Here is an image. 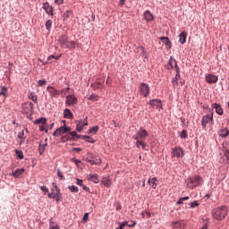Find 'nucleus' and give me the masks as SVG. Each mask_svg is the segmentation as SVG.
Here are the masks:
<instances>
[{
  "label": "nucleus",
  "instance_id": "28",
  "mask_svg": "<svg viewBox=\"0 0 229 229\" xmlns=\"http://www.w3.org/2000/svg\"><path fill=\"white\" fill-rule=\"evenodd\" d=\"M29 99H31L36 105L38 103L37 94L35 92H30L29 93Z\"/></svg>",
  "mask_w": 229,
  "mask_h": 229
},
{
  "label": "nucleus",
  "instance_id": "41",
  "mask_svg": "<svg viewBox=\"0 0 229 229\" xmlns=\"http://www.w3.org/2000/svg\"><path fill=\"white\" fill-rule=\"evenodd\" d=\"M99 130V127L98 126H95V127H91L89 130V133H98V131Z\"/></svg>",
  "mask_w": 229,
  "mask_h": 229
},
{
  "label": "nucleus",
  "instance_id": "22",
  "mask_svg": "<svg viewBox=\"0 0 229 229\" xmlns=\"http://www.w3.org/2000/svg\"><path fill=\"white\" fill-rule=\"evenodd\" d=\"M61 57H62V55H57V56H55V55H50V56H48V57L47 58V61L45 62V64H46L47 65L49 64H53V61H51V60H60Z\"/></svg>",
  "mask_w": 229,
  "mask_h": 229
},
{
  "label": "nucleus",
  "instance_id": "2",
  "mask_svg": "<svg viewBox=\"0 0 229 229\" xmlns=\"http://www.w3.org/2000/svg\"><path fill=\"white\" fill-rule=\"evenodd\" d=\"M212 216L216 221H222V219H225L228 216V208L226 206L216 208L213 209Z\"/></svg>",
  "mask_w": 229,
  "mask_h": 229
},
{
  "label": "nucleus",
  "instance_id": "50",
  "mask_svg": "<svg viewBox=\"0 0 229 229\" xmlns=\"http://www.w3.org/2000/svg\"><path fill=\"white\" fill-rule=\"evenodd\" d=\"M82 221H84V223H87V221H89V213L84 214Z\"/></svg>",
  "mask_w": 229,
  "mask_h": 229
},
{
  "label": "nucleus",
  "instance_id": "5",
  "mask_svg": "<svg viewBox=\"0 0 229 229\" xmlns=\"http://www.w3.org/2000/svg\"><path fill=\"white\" fill-rule=\"evenodd\" d=\"M48 198L50 199H55V201H60L62 199V194L60 193V190L58 188V185H56V182H53L51 192L47 194Z\"/></svg>",
  "mask_w": 229,
  "mask_h": 229
},
{
  "label": "nucleus",
  "instance_id": "30",
  "mask_svg": "<svg viewBox=\"0 0 229 229\" xmlns=\"http://www.w3.org/2000/svg\"><path fill=\"white\" fill-rule=\"evenodd\" d=\"M47 119L46 118H39V119H37L34 121V124H43V125H46V123H47Z\"/></svg>",
  "mask_w": 229,
  "mask_h": 229
},
{
  "label": "nucleus",
  "instance_id": "9",
  "mask_svg": "<svg viewBox=\"0 0 229 229\" xmlns=\"http://www.w3.org/2000/svg\"><path fill=\"white\" fill-rule=\"evenodd\" d=\"M68 131H71V127H60L58 129L55 130V131L53 132V136L54 137H60L62 135H64V133H68Z\"/></svg>",
  "mask_w": 229,
  "mask_h": 229
},
{
  "label": "nucleus",
  "instance_id": "33",
  "mask_svg": "<svg viewBox=\"0 0 229 229\" xmlns=\"http://www.w3.org/2000/svg\"><path fill=\"white\" fill-rule=\"evenodd\" d=\"M49 226H50V229H60V226H58V224L55 223L53 219L50 220Z\"/></svg>",
  "mask_w": 229,
  "mask_h": 229
},
{
  "label": "nucleus",
  "instance_id": "57",
  "mask_svg": "<svg viewBox=\"0 0 229 229\" xmlns=\"http://www.w3.org/2000/svg\"><path fill=\"white\" fill-rule=\"evenodd\" d=\"M44 126H45L44 124L40 125L39 130L40 131H46L47 133V129H46Z\"/></svg>",
  "mask_w": 229,
  "mask_h": 229
},
{
  "label": "nucleus",
  "instance_id": "3",
  "mask_svg": "<svg viewBox=\"0 0 229 229\" xmlns=\"http://www.w3.org/2000/svg\"><path fill=\"white\" fill-rule=\"evenodd\" d=\"M185 182L189 189H196V187L203 185V178L199 175L188 177Z\"/></svg>",
  "mask_w": 229,
  "mask_h": 229
},
{
  "label": "nucleus",
  "instance_id": "8",
  "mask_svg": "<svg viewBox=\"0 0 229 229\" xmlns=\"http://www.w3.org/2000/svg\"><path fill=\"white\" fill-rule=\"evenodd\" d=\"M209 123H214V116L212 114L204 115L201 120V126L203 130H207V124Z\"/></svg>",
  "mask_w": 229,
  "mask_h": 229
},
{
  "label": "nucleus",
  "instance_id": "4",
  "mask_svg": "<svg viewBox=\"0 0 229 229\" xmlns=\"http://www.w3.org/2000/svg\"><path fill=\"white\" fill-rule=\"evenodd\" d=\"M59 44L61 47H64L65 49H76V42L69 40L66 36H62L59 38Z\"/></svg>",
  "mask_w": 229,
  "mask_h": 229
},
{
  "label": "nucleus",
  "instance_id": "16",
  "mask_svg": "<svg viewBox=\"0 0 229 229\" xmlns=\"http://www.w3.org/2000/svg\"><path fill=\"white\" fill-rule=\"evenodd\" d=\"M88 176H89L88 180L89 182H92L93 183H99V175L98 174H89Z\"/></svg>",
  "mask_w": 229,
  "mask_h": 229
},
{
  "label": "nucleus",
  "instance_id": "64",
  "mask_svg": "<svg viewBox=\"0 0 229 229\" xmlns=\"http://www.w3.org/2000/svg\"><path fill=\"white\" fill-rule=\"evenodd\" d=\"M24 140H26V139H21L20 140V146H22V144H24Z\"/></svg>",
  "mask_w": 229,
  "mask_h": 229
},
{
  "label": "nucleus",
  "instance_id": "31",
  "mask_svg": "<svg viewBox=\"0 0 229 229\" xmlns=\"http://www.w3.org/2000/svg\"><path fill=\"white\" fill-rule=\"evenodd\" d=\"M173 62L176 64V59L170 57L167 64V69L169 70L173 69Z\"/></svg>",
  "mask_w": 229,
  "mask_h": 229
},
{
  "label": "nucleus",
  "instance_id": "48",
  "mask_svg": "<svg viewBox=\"0 0 229 229\" xmlns=\"http://www.w3.org/2000/svg\"><path fill=\"white\" fill-rule=\"evenodd\" d=\"M57 176L60 178V180H65V177L64 176L62 172H60V170L57 171Z\"/></svg>",
  "mask_w": 229,
  "mask_h": 229
},
{
  "label": "nucleus",
  "instance_id": "11",
  "mask_svg": "<svg viewBox=\"0 0 229 229\" xmlns=\"http://www.w3.org/2000/svg\"><path fill=\"white\" fill-rule=\"evenodd\" d=\"M47 92L49 93L50 98H58L60 96V92L53 86H48L47 88Z\"/></svg>",
  "mask_w": 229,
  "mask_h": 229
},
{
  "label": "nucleus",
  "instance_id": "60",
  "mask_svg": "<svg viewBox=\"0 0 229 229\" xmlns=\"http://www.w3.org/2000/svg\"><path fill=\"white\" fill-rule=\"evenodd\" d=\"M135 225H137L136 222H131V224L128 225L129 228H133V226H135Z\"/></svg>",
  "mask_w": 229,
  "mask_h": 229
},
{
  "label": "nucleus",
  "instance_id": "39",
  "mask_svg": "<svg viewBox=\"0 0 229 229\" xmlns=\"http://www.w3.org/2000/svg\"><path fill=\"white\" fill-rule=\"evenodd\" d=\"M70 192H78L80 190L78 189V186L72 185L68 187Z\"/></svg>",
  "mask_w": 229,
  "mask_h": 229
},
{
  "label": "nucleus",
  "instance_id": "52",
  "mask_svg": "<svg viewBox=\"0 0 229 229\" xmlns=\"http://www.w3.org/2000/svg\"><path fill=\"white\" fill-rule=\"evenodd\" d=\"M40 190H41L43 192H49V189H47V187H46V186H41V187H40Z\"/></svg>",
  "mask_w": 229,
  "mask_h": 229
},
{
  "label": "nucleus",
  "instance_id": "47",
  "mask_svg": "<svg viewBox=\"0 0 229 229\" xmlns=\"http://www.w3.org/2000/svg\"><path fill=\"white\" fill-rule=\"evenodd\" d=\"M196 207H199V203H198V201H193L191 203V208H196Z\"/></svg>",
  "mask_w": 229,
  "mask_h": 229
},
{
  "label": "nucleus",
  "instance_id": "59",
  "mask_svg": "<svg viewBox=\"0 0 229 229\" xmlns=\"http://www.w3.org/2000/svg\"><path fill=\"white\" fill-rule=\"evenodd\" d=\"M69 13H71V11H66V12L64 13V19L69 18Z\"/></svg>",
  "mask_w": 229,
  "mask_h": 229
},
{
  "label": "nucleus",
  "instance_id": "42",
  "mask_svg": "<svg viewBox=\"0 0 229 229\" xmlns=\"http://www.w3.org/2000/svg\"><path fill=\"white\" fill-rule=\"evenodd\" d=\"M71 160L72 162H73V164L77 165V167H80V164H81V161L80 159L72 158Z\"/></svg>",
  "mask_w": 229,
  "mask_h": 229
},
{
  "label": "nucleus",
  "instance_id": "35",
  "mask_svg": "<svg viewBox=\"0 0 229 229\" xmlns=\"http://www.w3.org/2000/svg\"><path fill=\"white\" fill-rule=\"evenodd\" d=\"M161 41L163 44H165V46H171V40H169V38L167 37H162Z\"/></svg>",
  "mask_w": 229,
  "mask_h": 229
},
{
  "label": "nucleus",
  "instance_id": "14",
  "mask_svg": "<svg viewBox=\"0 0 229 229\" xmlns=\"http://www.w3.org/2000/svg\"><path fill=\"white\" fill-rule=\"evenodd\" d=\"M218 135L219 137H222V139H226V137L229 135V130L225 127H223L218 131Z\"/></svg>",
  "mask_w": 229,
  "mask_h": 229
},
{
  "label": "nucleus",
  "instance_id": "63",
  "mask_svg": "<svg viewBox=\"0 0 229 229\" xmlns=\"http://www.w3.org/2000/svg\"><path fill=\"white\" fill-rule=\"evenodd\" d=\"M201 229H208V225L207 222H205V224Z\"/></svg>",
  "mask_w": 229,
  "mask_h": 229
},
{
  "label": "nucleus",
  "instance_id": "49",
  "mask_svg": "<svg viewBox=\"0 0 229 229\" xmlns=\"http://www.w3.org/2000/svg\"><path fill=\"white\" fill-rule=\"evenodd\" d=\"M18 139H26V137L24 136V131L18 133Z\"/></svg>",
  "mask_w": 229,
  "mask_h": 229
},
{
  "label": "nucleus",
  "instance_id": "27",
  "mask_svg": "<svg viewBox=\"0 0 229 229\" xmlns=\"http://www.w3.org/2000/svg\"><path fill=\"white\" fill-rule=\"evenodd\" d=\"M174 228H185V223L182 221L180 222H173Z\"/></svg>",
  "mask_w": 229,
  "mask_h": 229
},
{
  "label": "nucleus",
  "instance_id": "1",
  "mask_svg": "<svg viewBox=\"0 0 229 229\" xmlns=\"http://www.w3.org/2000/svg\"><path fill=\"white\" fill-rule=\"evenodd\" d=\"M146 137H148V131L146 129L140 128L137 133L133 136L134 140H136V147L142 148V149H146Z\"/></svg>",
  "mask_w": 229,
  "mask_h": 229
},
{
  "label": "nucleus",
  "instance_id": "15",
  "mask_svg": "<svg viewBox=\"0 0 229 229\" xmlns=\"http://www.w3.org/2000/svg\"><path fill=\"white\" fill-rule=\"evenodd\" d=\"M43 9L45 10L46 13H47V15H53V6H51L49 3H45L43 4Z\"/></svg>",
  "mask_w": 229,
  "mask_h": 229
},
{
  "label": "nucleus",
  "instance_id": "51",
  "mask_svg": "<svg viewBox=\"0 0 229 229\" xmlns=\"http://www.w3.org/2000/svg\"><path fill=\"white\" fill-rule=\"evenodd\" d=\"M128 225V222H123L120 224L119 229H124V226Z\"/></svg>",
  "mask_w": 229,
  "mask_h": 229
},
{
  "label": "nucleus",
  "instance_id": "43",
  "mask_svg": "<svg viewBox=\"0 0 229 229\" xmlns=\"http://www.w3.org/2000/svg\"><path fill=\"white\" fill-rule=\"evenodd\" d=\"M47 82L45 80H39V81H38V87H44V86L47 85Z\"/></svg>",
  "mask_w": 229,
  "mask_h": 229
},
{
  "label": "nucleus",
  "instance_id": "23",
  "mask_svg": "<svg viewBox=\"0 0 229 229\" xmlns=\"http://www.w3.org/2000/svg\"><path fill=\"white\" fill-rule=\"evenodd\" d=\"M144 18L147 22H149V21H153V14L149 11H146L144 13Z\"/></svg>",
  "mask_w": 229,
  "mask_h": 229
},
{
  "label": "nucleus",
  "instance_id": "21",
  "mask_svg": "<svg viewBox=\"0 0 229 229\" xmlns=\"http://www.w3.org/2000/svg\"><path fill=\"white\" fill-rule=\"evenodd\" d=\"M179 42L181 44H185V42H187V32L186 31L181 32V34L179 35Z\"/></svg>",
  "mask_w": 229,
  "mask_h": 229
},
{
  "label": "nucleus",
  "instance_id": "37",
  "mask_svg": "<svg viewBox=\"0 0 229 229\" xmlns=\"http://www.w3.org/2000/svg\"><path fill=\"white\" fill-rule=\"evenodd\" d=\"M88 99H89V101H98V100L99 99V97H98L97 94H91V95L88 98Z\"/></svg>",
  "mask_w": 229,
  "mask_h": 229
},
{
  "label": "nucleus",
  "instance_id": "32",
  "mask_svg": "<svg viewBox=\"0 0 229 229\" xmlns=\"http://www.w3.org/2000/svg\"><path fill=\"white\" fill-rule=\"evenodd\" d=\"M16 153V157L17 158H19L20 160H22L24 158V153L22 152V150H15Z\"/></svg>",
  "mask_w": 229,
  "mask_h": 229
},
{
  "label": "nucleus",
  "instance_id": "18",
  "mask_svg": "<svg viewBox=\"0 0 229 229\" xmlns=\"http://www.w3.org/2000/svg\"><path fill=\"white\" fill-rule=\"evenodd\" d=\"M150 106H157V108H162V101L160 99H152L149 101Z\"/></svg>",
  "mask_w": 229,
  "mask_h": 229
},
{
  "label": "nucleus",
  "instance_id": "19",
  "mask_svg": "<svg viewBox=\"0 0 229 229\" xmlns=\"http://www.w3.org/2000/svg\"><path fill=\"white\" fill-rule=\"evenodd\" d=\"M24 171H25L24 168L16 169L14 172H13V178H21V176L24 174Z\"/></svg>",
  "mask_w": 229,
  "mask_h": 229
},
{
  "label": "nucleus",
  "instance_id": "54",
  "mask_svg": "<svg viewBox=\"0 0 229 229\" xmlns=\"http://www.w3.org/2000/svg\"><path fill=\"white\" fill-rule=\"evenodd\" d=\"M172 85L175 88L178 85V80L173 79Z\"/></svg>",
  "mask_w": 229,
  "mask_h": 229
},
{
  "label": "nucleus",
  "instance_id": "55",
  "mask_svg": "<svg viewBox=\"0 0 229 229\" xmlns=\"http://www.w3.org/2000/svg\"><path fill=\"white\" fill-rule=\"evenodd\" d=\"M76 184H77V185H80L81 187H82V185H83V180H81V179H77Z\"/></svg>",
  "mask_w": 229,
  "mask_h": 229
},
{
  "label": "nucleus",
  "instance_id": "45",
  "mask_svg": "<svg viewBox=\"0 0 229 229\" xmlns=\"http://www.w3.org/2000/svg\"><path fill=\"white\" fill-rule=\"evenodd\" d=\"M180 137L181 139H187V131L185 130L182 131Z\"/></svg>",
  "mask_w": 229,
  "mask_h": 229
},
{
  "label": "nucleus",
  "instance_id": "44",
  "mask_svg": "<svg viewBox=\"0 0 229 229\" xmlns=\"http://www.w3.org/2000/svg\"><path fill=\"white\" fill-rule=\"evenodd\" d=\"M70 135H71L72 137H76V139H81V135H78V132H76V131H71V132H70Z\"/></svg>",
  "mask_w": 229,
  "mask_h": 229
},
{
  "label": "nucleus",
  "instance_id": "7",
  "mask_svg": "<svg viewBox=\"0 0 229 229\" xmlns=\"http://www.w3.org/2000/svg\"><path fill=\"white\" fill-rule=\"evenodd\" d=\"M139 91L140 96H143L144 98H148L149 96V92H151V89L149 88V85L141 82L139 87Z\"/></svg>",
  "mask_w": 229,
  "mask_h": 229
},
{
  "label": "nucleus",
  "instance_id": "53",
  "mask_svg": "<svg viewBox=\"0 0 229 229\" xmlns=\"http://www.w3.org/2000/svg\"><path fill=\"white\" fill-rule=\"evenodd\" d=\"M59 92V96H62L64 98V96H65V89L58 90Z\"/></svg>",
  "mask_w": 229,
  "mask_h": 229
},
{
  "label": "nucleus",
  "instance_id": "10",
  "mask_svg": "<svg viewBox=\"0 0 229 229\" xmlns=\"http://www.w3.org/2000/svg\"><path fill=\"white\" fill-rule=\"evenodd\" d=\"M85 126H89V121L87 120V118L84 121H76V131H79V133L83 131V128H85Z\"/></svg>",
  "mask_w": 229,
  "mask_h": 229
},
{
  "label": "nucleus",
  "instance_id": "12",
  "mask_svg": "<svg viewBox=\"0 0 229 229\" xmlns=\"http://www.w3.org/2000/svg\"><path fill=\"white\" fill-rule=\"evenodd\" d=\"M78 103V98L74 97V95H68L66 97L65 104L69 106H72V105H76Z\"/></svg>",
  "mask_w": 229,
  "mask_h": 229
},
{
  "label": "nucleus",
  "instance_id": "6",
  "mask_svg": "<svg viewBox=\"0 0 229 229\" xmlns=\"http://www.w3.org/2000/svg\"><path fill=\"white\" fill-rule=\"evenodd\" d=\"M172 158H183L185 157V151L182 147H174L171 149Z\"/></svg>",
  "mask_w": 229,
  "mask_h": 229
},
{
  "label": "nucleus",
  "instance_id": "38",
  "mask_svg": "<svg viewBox=\"0 0 229 229\" xmlns=\"http://www.w3.org/2000/svg\"><path fill=\"white\" fill-rule=\"evenodd\" d=\"M175 71H176V75L174 77V80H179L180 79V67H178V64H175Z\"/></svg>",
  "mask_w": 229,
  "mask_h": 229
},
{
  "label": "nucleus",
  "instance_id": "58",
  "mask_svg": "<svg viewBox=\"0 0 229 229\" xmlns=\"http://www.w3.org/2000/svg\"><path fill=\"white\" fill-rule=\"evenodd\" d=\"M55 4L58 5L64 4V0H55Z\"/></svg>",
  "mask_w": 229,
  "mask_h": 229
},
{
  "label": "nucleus",
  "instance_id": "46",
  "mask_svg": "<svg viewBox=\"0 0 229 229\" xmlns=\"http://www.w3.org/2000/svg\"><path fill=\"white\" fill-rule=\"evenodd\" d=\"M223 151H224L225 157L227 158V160H229V150H228V148H224Z\"/></svg>",
  "mask_w": 229,
  "mask_h": 229
},
{
  "label": "nucleus",
  "instance_id": "61",
  "mask_svg": "<svg viewBox=\"0 0 229 229\" xmlns=\"http://www.w3.org/2000/svg\"><path fill=\"white\" fill-rule=\"evenodd\" d=\"M88 162L91 164V165H96V161L94 159L88 160Z\"/></svg>",
  "mask_w": 229,
  "mask_h": 229
},
{
  "label": "nucleus",
  "instance_id": "40",
  "mask_svg": "<svg viewBox=\"0 0 229 229\" xmlns=\"http://www.w3.org/2000/svg\"><path fill=\"white\" fill-rule=\"evenodd\" d=\"M51 26H53V21H51V20L47 21L46 28H47V31L51 30Z\"/></svg>",
  "mask_w": 229,
  "mask_h": 229
},
{
  "label": "nucleus",
  "instance_id": "17",
  "mask_svg": "<svg viewBox=\"0 0 229 229\" xmlns=\"http://www.w3.org/2000/svg\"><path fill=\"white\" fill-rule=\"evenodd\" d=\"M212 108H215L216 113L218 115H223V114H224L223 107L219 104H217V103L212 104Z\"/></svg>",
  "mask_w": 229,
  "mask_h": 229
},
{
  "label": "nucleus",
  "instance_id": "34",
  "mask_svg": "<svg viewBox=\"0 0 229 229\" xmlns=\"http://www.w3.org/2000/svg\"><path fill=\"white\" fill-rule=\"evenodd\" d=\"M46 146H47V142H46L45 144H39L38 146L39 155H42V153H44L46 149Z\"/></svg>",
  "mask_w": 229,
  "mask_h": 229
},
{
  "label": "nucleus",
  "instance_id": "20",
  "mask_svg": "<svg viewBox=\"0 0 229 229\" xmlns=\"http://www.w3.org/2000/svg\"><path fill=\"white\" fill-rule=\"evenodd\" d=\"M4 98V99H6L8 98V88L2 86L1 87V90H0V97Z\"/></svg>",
  "mask_w": 229,
  "mask_h": 229
},
{
  "label": "nucleus",
  "instance_id": "13",
  "mask_svg": "<svg viewBox=\"0 0 229 229\" xmlns=\"http://www.w3.org/2000/svg\"><path fill=\"white\" fill-rule=\"evenodd\" d=\"M218 80H219V78L216 75H214V74H208L206 76L207 83H217Z\"/></svg>",
  "mask_w": 229,
  "mask_h": 229
},
{
  "label": "nucleus",
  "instance_id": "29",
  "mask_svg": "<svg viewBox=\"0 0 229 229\" xmlns=\"http://www.w3.org/2000/svg\"><path fill=\"white\" fill-rule=\"evenodd\" d=\"M81 139H82L83 140H86V142H89V144H94V142H96V140H92V138H90L89 136H81Z\"/></svg>",
  "mask_w": 229,
  "mask_h": 229
},
{
  "label": "nucleus",
  "instance_id": "25",
  "mask_svg": "<svg viewBox=\"0 0 229 229\" xmlns=\"http://www.w3.org/2000/svg\"><path fill=\"white\" fill-rule=\"evenodd\" d=\"M102 183L108 188L112 185V181L108 177H103Z\"/></svg>",
  "mask_w": 229,
  "mask_h": 229
},
{
  "label": "nucleus",
  "instance_id": "24",
  "mask_svg": "<svg viewBox=\"0 0 229 229\" xmlns=\"http://www.w3.org/2000/svg\"><path fill=\"white\" fill-rule=\"evenodd\" d=\"M148 183L150 184V187H152V189H155L158 183V180L157 179V177H153L152 179H148Z\"/></svg>",
  "mask_w": 229,
  "mask_h": 229
},
{
  "label": "nucleus",
  "instance_id": "62",
  "mask_svg": "<svg viewBox=\"0 0 229 229\" xmlns=\"http://www.w3.org/2000/svg\"><path fill=\"white\" fill-rule=\"evenodd\" d=\"M183 201V198L179 199V200L177 201V205H182Z\"/></svg>",
  "mask_w": 229,
  "mask_h": 229
},
{
  "label": "nucleus",
  "instance_id": "56",
  "mask_svg": "<svg viewBox=\"0 0 229 229\" xmlns=\"http://www.w3.org/2000/svg\"><path fill=\"white\" fill-rule=\"evenodd\" d=\"M83 191H86V192H90V188L87 187L86 185L82 184Z\"/></svg>",
  "mask_w": 229,
  "mask_h": 229
},
{
  "label": "nucleus",
  "instance_id": "26",
  "mask_svg": "<svg viewBox=\"0 0 229 229\" xmlns=\"http://www.w3.org/2000/svg\"><path fill=\"white\" fill-rule=\"evenodd\" d=\"M64 119H72V112H71L69 109H64Z\"/></svg>",
  "mask_w": 229,
  "mask_h": 229
},
{
  "label": "nucleus",
  "instance_id": "36",
  "mask_svg": "<svg viewBox=\"0 0 229 229\" xmlns=\"http://www.w3.org/2000/svg\"><path fill=\"white\" fill-rule=\"evenodd\" d=\"M91 157L95 161V165H100V164H101V157H99L98 156H92Z\"/></svg>",
  "mask_w": 229,
  "mask_h": 229
}]
</instances>
